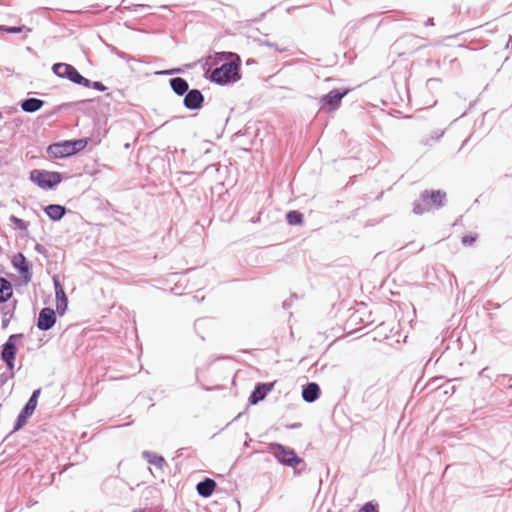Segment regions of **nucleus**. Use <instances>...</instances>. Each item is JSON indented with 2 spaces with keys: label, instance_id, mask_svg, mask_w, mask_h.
Instances as JSON below:
<instances>
[{
  "label": "nucleus",
  "instance_id": "nucleus-16",
  "mask_svg": "<svg viewBox=\"0 0 512 512\" xmlns=\"http://www.w3.org/2000/svg\"><path fill=\"white\" fill-rule=\"evenodd\" d=\"M43 211L51 221L58 222L66 215L68 209L60 204H49L43 207Z\"/></svg>",
  "mask_w": 512,
  "mask_h": 512
},
{
  "label": "nucleus",
  "instance_id": "nucleus-30",
  "mask_svg": "<svg viewBox=\"0 0 512 512\" xmlns=\"http://www.w3.org/2000/svg\"><path fill=\"white\" fill-rule=\"evenodd\" d=\"M258 43H259V45H260V46H267V47H269V48H273V49H275L277 52H280V53H282V52L286 51V49H285V48H280L276 43H274V42H270V41H268V40L259 39V40H258Z\"/></svg>",
  "mask_w": 512,
  "mask_h": 512
},
{
  "label": "nucleus",
  "instance_id": "nucleus-53",
  "mask_svg": "<svg viewBox=\"0 0 512 512\" xmlns=\"http://www.w3.org/2000/svg\"><path fill=\"white\" fill-rule=\"evenodd\" d=\"M241 416H242V413H239V414L234 418V420H238Z\"/></svg>",
  "mask_w": 512,
  "mask_h": 512
},
{
  "label": "nucleus",
  "instance_id": "nucleus-3",
  "mask_svg": "<svg viewBox=\"0 0 512 512\" xmlns=\"http://www.w3.org/2000/svg\"><path fill=\"white\" fill-rule=\"evenodd\" d=\"M90 142V138L63 140L54 142L47 147V154L56 159H63L76 155L84 150Z\"/></svg>",
  "mask_w": 512,
  "mask_h": 512
},
{
  "label": "nucleus",
  "instance_id": "nucleus-46",
  "mask_svg": "<svg viewBox=\"0 0 512 512\" xmlns=\"http://www.w3.org/2000/svg\"><path fill=\"white\" fill-rule=\"evenodd\" d=\"M433 25H434L433 18H428L427 21L425 22V26H433Z\"/></svg>",
  "mask_w": 512,
  "mask_h": 512
},
{
  "label": "nucleus",
  "instance_id": "nucleus-51",
  "mask_svg": "<svg viewBox=\"0 0 512 512\" xmlns=\"http://www.w3.org/2000/svg\"><path fill=\"white\" fill-rule=\"evenodd\" d=\"M288 307H289L288 302H287V301H284V302H283V308H284V309H287Z\"/></svg>",
  "mask_w": 512,
  "mask_h": 512
},
{
  "label": "nucleus",
  "instance_id": "nucleus-17",
  "mask_svg": "<svg viewBox=\"0 0 512 512\" xmlns=\"http://www.w3.org/2000/svg\"><path fill=\"white\" fill-rule=\"evenodd\" d=\"M169 86L177 96L182 97L189 91V83L183 77H172L169 79Z\"/></svg>",
  "mask_w": 512,
  "mask_h": 512
},
{
  "label": "nucleus",
  "instance_id": "nucleus-19",
  "mask_svg": "<svg viewBox=\"0 0 512 512\" xmlns=\"http://www.w3.org/2000/svg\"><path fill=\"white\" fill-rule=\"evenodd\" d=\"M13 297V286L9 280L0 277V304H5Z\"/></svg>",
  "mask_w": 512,
  "mask_h": 512
},
{
  "label": "nucleus",
  "instance_id": "nucleus-22",
  "mask_svg": "<svg viewBox=\"0 0 512 512\" xmlns=\"http://www.w3.org/2000/svg\"><path fill=\"white\" fill-rule=\"evenodd\" d=\"M94 101V99H87V100H80V101H76V102H67V103H62L60 105H57L53 108V111L50 112V115L51 114H56V113H59L63 110H67V109H70V108H77V109H80V106L81 105H84L88 102H92Z\"/></svg>",
  "mask_w": 512,
  "mask_h": 512
},
{
  "label": "nucleus",
  "instance_id": "nucleus-6",
  "mask_svg": "<svg viewBox=\"0 0 512 512\" xmlns=\"http://www.w3.org/2000/svg\"><path fill=\"white\" fill-rule=\"evenodd\" d=\"M24 338L23 333L11 334L6 342L1 346L0 358L5 363L6 368L10 371L9 377H14L15 360L17 356V341Z\"/></svg>",
  "mask_w": 512,
  "mask_h": 512
},
{
  "label": "nucleus",
  "instance_id": "nucleus-20",
  "mask_svg": "<svg viewBox=\"0 0 512 512\" xmlns=\"http://www.w3.org/2000/svg\"><path fill=\"white\" fill-rule=\"evenodd\" d=\"M33 413L34 412L23 406L14 422L13 432L21 430L27 424Z\"/></svg>",
  "mask_w": 512,
  "mask_h": 512
},
{
  "label": "nucleus",
  "instance_id": "nucleus-4",
  "mask_svg": "<svg viewBox=\"0 0 512 512\" xmlns=\"http://www.w3.org/2000/svg\"><path fill=\"white\" fill-rule=\"evenodd\" d=\"M267 451L273 455L279 464L294 468L295 474L300 473L296 470V466L304 463V460L298 456L293 448L277 442H271L267 445Z\"/></svg>",
  "mask_w": 512,
  "mask_h": 512
},
{
  "label": "nucleus",
  "instance_id": "nucleus-8",
  "mask_svg": "<svg viewBox=\"0 0 512 512\" xmlns=\"http://www.w3.org/2000/svg\"><path fill=\"white\" fill-rule=\"evenodd\" d=\"M349 89H332L327 94L319 99L320 110L331 112L337 110L342 102V99L348 94Z\"/></svg>",
  "mask_w": 512,
  "mask_h": 512
},
{
  "label": "nucleus",
  "instance_id": "nucleus-42",
  "mask_svg": "<svg viewBox=\"0 0 512 512\" xmlns=\"http://www.w3.org/2000/svg\"><path fill=\"white\" fill-rule=\"evenodd\" d=\"M443 134H444L443 131H435L434 134L432 135V138L435 140H438L443 136Z\"/></svg>",
  "mask_w": 512,
  "mask_h": 512
},
{
  "label": "nucleus",
  "instance_id": "nucleus-50",
  "mask_svg": "<svg viewBox=\"0 0 512 512\" xmlns=\"http://www.w3.org/2000/svg\"><path fill=\"white\" fill-rule=\"evenodd\" d=\"M253 63H255V60L248 59V60L246 61V64H247V65H250V64H253Z\"/></svg>",
  "mask_w": 512,
  "mask_h": 512
},
{
  "label": "nucleus",
  "instance_id": "nucleus-54",
  "mask_svg": "<svg viewBox=\"0 0 512 512\" xmlns=\"http://www.w3.org/2000/svg\"><path fill=\"white\" fill-rule=\"evenodd\" d=\"M454 392H455V387H454V386H452V387H451V393H454Z\"/></svg>",
  "mask_w": 512,
  "mask_h": 512
},
{
  "label": "nucleus",
  "instance_id": "nucleus-55",
  "mask_svg": "<svg viewBox=\"0 0 512 512\" xmlns=\"http://www.w3.org/2000/svg\"><path fill=\"white\" fill-rule=\"evenodd\" d=\"M248 445H249V442H248V441H246V442L244 443V446H245V447H248Z\"/></svg>",
  "mask_w": 512,
  "mask_h": 512
},
{
  "label": "nucleus",
  "instance_id": "nucleus-33",
  "mask_svg": "<svg viewBox=\"0 0 512 512\" xmlns=\"http://www.w3.org/2000/svg\"><path fill=\"white\" fill-rule=\"evenodd\" d=\"M132 512H168L166 509H163L161 506L156 507H145L140 509H134Z\"/></svg>",
  "mask_w": 512,
  "mask_h": 512
},
{
  "label": "nucleus",
  "instance_id": "nucleus-18",
  "mask_svg": "<svg viewBox=\"0 0 512 512\" xmlns=\"http://www.w3.org/2000/svg\"><path fill=\"white\" fill-rule=\"evenodd\" d=\"M19 105L22 111L26 113H35L45 105V101L39 98L29 97L21 100Z\"/></svg>",
  "mask_w": 512,
  "mask_h": 512
},
{
  "label": "nucleus",
  "instance_id": "nucleus-24",
  "mask_svg": "<svg viewBox=\"0 0 512 512\" xmlns=\"http://www.w3.org/2000/svg\"><path fill=\"white\" fill-rule=\"evenodd\" d=\"M26 30L27 32H30L31 29L27 28L25 25L22 26H6V25H0V32L7 33V34H18Z\"/></svg>",
  "mask_w": 512,
  "mask_h": 512
},
{
  "label": "nucleus",
  "instance_id": "nucleus-5",
  "mask_svg": "<svg viewBox=\"0 0 512 512\" xmlns=\"http://www.w3.org/2000/svg\"><path fill=\"white\" fill-rule=\"evenodd\" d=\"M29 180L43 190H53L64 180V175L58 171L33 169Z\"/></svg>",
  "mask_w": 512,
  "mask_h": 512
},
{
  "label": "nucleus",
  "instance_id": "nucleus-14",
  "mask_svg": "<svg viewBox=\"0 0 512 512\" xmlns=\"http://www.w3.org/2000/svg\"><path fill=\"white\" fill-rule=\"evenodd\" d=\"M321 395V388L316 382H308L302 387V398L306 403H314Z\"/></svg>",
  "mask_w": 512,
  "mask_h": 512
},
{
  "label": "nucleus",
  "instance_id": "nucleus-23",
  "mask_svg": "<svg viewBox=\"0 0 512 512\" xmlns=\"http://www.w3.org/2000/svg\"><path fill=\"white\" fill-rule=\"evenodd\" d=\"M303 220L304 216L299 210H290L286 213V221L289 225H301Z\"/></svg>",
  "mask_w": 512,
  "mask_h": 512
},
{
  "label": "nucleus",
  "instance_id": "nucleus-34",
  "mask_svg": "<svg viewBox=\"0 0 512 512\" xmlns=\"http://www.w3.org/2000/svg\"><path fill=\"white\" fill-rule=\"evenodd\" d=\"M37 404H38V400L35 399V398H32V397H29L28 401L25 403L24 407L25 408H28L29 410H31L32 412L35 411L36 407H37Z\"/></svg>",
  "mask_w": 512,
  "mask_h": 512
},
{
  "label": "nucleus",
  "instance_id": "nucleus-48",
  "mask_svg": "<svg viewBox=\"0 0 512 512\" xmlns=\"http://www.w3.org/2000/svg\"><path fill=\"white\" fill-rule=\"evenodd\" d=\"M203 322V319H198L195 321L194 326L198 327Z\"/></svg>",
  "mask_w": 512,
  "mask_h": 512
},
{
  "label": "nucleus",
  "instance_id": "nucleus-25",
  "mask_svg": "<svg viewBox=\"0 0 512 512\" xmlns=\"http://www.w3.org/2000/svg\"><path fill=\"white\" fill-rule=\"evenodd\" d=\"M68 308V297L67 295L56 297V311L62 316L65 314Z\"/></svg>",
  "mask_w": 512,
  "mask_h": 512
},
{
  "label": "nucleus",
  "instance_id": "nucleus-32",
  "mask_svg": "<svg viewBox=\"0 0 512 512\" xmlns=\"http://www.w3.org/2000/svg\"><path fill=\"white\" fill-rule=\"evenodd\" d=\"M184 70L182 68H170V69H166V70H161V71H157L155 72V75H174V74H180V73H183Z\"/></svg>",
  "mask_w": 512,
  "mask_h": 512
},
{
  "label": "nucleus",
  "instance_id": "nucleus-35",
  "mask_svg": "<svg viewBox=\"0 0 512 512\" xmlns=\"http://www.w3.org/2000/svg\"><path fill=\"white\" fill-rule=\"evenodd\" d=\"M37 404H38V400L35 399V398H32V397H29L28 401L25 403L24 407L25 408H28L29 410H31L32 412L35 411L36 407H37Z\"/></svg>",
  "mask_w": 512,
  "mask_h": 512
},
{
  "label": "nucleus",
  "instance_id": "nucleus-2",
  "mask_svg": "<svg viewBox=\"0 0 512 512\" xmlns=\"http://www.w3.org/2000/svg\"><path fill=\"white\" fill-rule=\"evenodd\" d=\"M447 203V193L444 190H424L413 202L412 212L423 215L426 212L439 210Z\"/></svg>",
  "mask_w": 512,
  "mask_h": 512
},
{
  "label": "nucleus",
  "instance_id": "nucleus-38",
  "mask_svg": "<svg viewBox=\"0 0 512 512\" xmlns=\"http://www.w3.org/2000/svg\"><path fill=\"white\" fill-rule=\"evenodd\" d=\"M112 51H113V52H114V53H115L119 58L124 59V60H127V61L129 60V56H128L125 52L120 51V50H118V49H117V48H115V47L113 48V50H112Z\"/></svg>",
  "mask_w": 512,
  "mask_h": 512
},
{
  "label": "nucleus",
  "instance_id": "nucleus-31",
  "mask_svg": "<svg viewBox=\"0 0 512 512\" xmlns=\"http://www.w3.org/2000/svg\"><path fill=\"white\" fill-rule=\"evenodd\" d=\"M11 305H7V303L3 304L0 307V312L3 317L13 318L15 311L10 307Z\"/></svg>",
  "mask_w": 512,
  "mask_h": 512
},
{
  "label": "nucleus",
  "instance_id": "nucleus-11",
  "mask_svg": "<svg viewBox=\"0 0 512 512\" xmlns=\"http://www.w3.org/2000/svg\"><path fill=\"white\" fill-rule=\"evenodd\" d=\"M276 381L273 382H258L255 384L254 389L249 395L248 402L251 405H256L266 398V396L273 390Z\"/></svg>",
  "mask_w": 512,
  "mask_h": 512
},
{
  "label": "nucleus",
  "instance_id": "nucleus-26",
  "mask_svg": "<svg viewBox=\"0 0 512 512\" xmlns=\"http://www.w3.org/2000/svg\"><path fill=\"white\" fill-rule=\"evenodd\" d=\"M9 221L15 225V227L21 231H26L28 229V226H29V222L21 219V218H18L17 216L15 215H11L9 217Z\"/></svg>",
  "mask_w": 512,
  "mask_h": 512
},
{
  "label": "nucleus",
  "instance_id": "nucleus-21",
  "mask_svg": "<svg viewBox=\"0 0 512 512\" xmlns=\"http://www.w3.org/2000/svg\"><path fill=\"white\" fill-rule=\"evenodd\" d=\"M142 457L147 460L149 464L155 465L157 468L162 469L166 465V461L162 455L151 451H143Z\"/></svg>",
  "mask_w": 512,
  "mask_h": 512
},
{
  "label": "nucleus",
  "instance_id": "nucleus-56",
  "mask_svg": "<svg viewBox=\"0 0 512 512\" xmlns=\"http://www.w3.org/2000/svg\"><path fill=\"white\" fill-rule=\"evenodd\" d=\"M3 115H2V112L0 111V120L2 119Z\"/></svg>",
  "mask_w": 512,
  "mask_h": 512
},
{
  "label": "nucleus",
  "instance_id": "nucleus-45",
  "mask_svg": "<svg viewBox=\"0 0 512 512\" xmlns=\"http://www.w3.org/2000/svg\"><path fill=\"white\" fill-rule=\"evenodd\" d=\"M104 100H107V99H111V100H117L114 96V93H107L104 97H103Z\"/></svg>",
  "mask_w": 512,
  "mask_h": 512
},
{
  "label": "nucleus",
  "instance_id": "nucleus-43",
  "mask_svg": "<svg viewBox=\"0 0 512 512\" xmlns=\"http://www.w3.org/2000/svg\"><path fill=\"white\" fill-rule=\"evenodd\" d=\"M9 378H10L9 375H7L6 373H2L0 375V382L5 383Z\"/></svg>",
  "mask_w": 512,
  "mask_h": 512
},
{
  "label": "nucleus",
  "instance_id": "nucleus-13",
  "mask_svg": "<svg viewBox=\"0 0 512 512\" xmlns=\"http://www.w3.org/2000/svg\"><path fill=\"white\" fill-rule=\"evenodd\" d=\"M386 390L382 387H369L364 393V403L372 410L376 409L384 400Z\"/></svg>",
  "mask_w": 512,
  "mask_h": 512
},
{
  "label": "nucleus",
  "instance_id": "nucleus-36",
  "mask_svg": "<svg viewBox=\"0 0 512 512\" xmlns=\"http://www.w3.org/2000/svg\"><path fill=\"white\" fill-rule=\"evenodd\" d=\"M34 250H35L37 253H39V254L43 255L44 257H47V256H48V251H47V249H46L43 245H41V244H39V243H36V245L34 246Z\"/></svg>",
  "mask_w": 512,
  "mask_h": 512
},
{
  "label": "nucleus",
  "instance_id": "nucleus-10",
  "mask_svg": "<svg viewBox=\"0 0 512 512\" xmlns=\"http://www.w3.org/2000/svg\"><path fill=\"white\" fill-rule=\"evenodd\" d=\"M183 106L189 111H198L203 108L205 97L197 88L189 89L183 96Z\"/></svg>",
  "mask_w": 512,
  "mask_h": 512
},
{
  "label": "nucleus",
  "instance_id": "nucleus-41",
  "mask_svg": "<svg viewBox=\"0 0 512 512\" xmlns=\"http://www.w3.org/2000/svg\"><path fill=\"white\" fill-rule=\"evenodd\" d=\"M41 394V388H38V389H35L32 394L30 395V397L32 398H35L38 400L39 396Z\"/></svg>",
  "mask_w": 512,
  "mask_h": 512
},
{
  "label": "nucleus",
  "instance_id": "nucleus-29",
  "mask_svg": "<svg viewBox=\"0 0 512 512\" xmlns=\"http://www.w3.org/2000/svg\"><path fill=\"white\" fill-rule=\"evenodd\" d=\"M357 512H379L378 504L368 501Z\"/></svg>",
  "mask_w": 512,
  "mask_h": 512
},
{
  "label": "nucleus",
  "instance_id": "nucleus-27",
  "mask_svg": "<svg viewBox=\"0 0 512 512\" xmlns=\"http://www.w3.org/2000/svg\"><path fill=\"white\" fill-rule=\"evenodd\" d=\"M82 86L86 87V88H93L100 92H104L108 89L101 81H91L87 78H86V83L82 84Z\"/></svg>",
  "mask_w": 512,
  "mask_h": 512
},
{
  "label": "nucleus",
  "instance_id": "nucleus-1",
  "mask_svg": "<svg viewBox=\"0 0 512 512\" xmlns=\"http://www.w3.org/2000/svg\"><path fill=\"white\" fill-rule=\"evenodd\" d=\"M219 59L223 63L211 70L207 79L215 84L225 86L241 79V58L235 52H221Z\"/></svg>",
  "mask_w": 512,
  "mask_h": 512
},
{
  "label": "nucleus",
  "instance_id": "nucleus-52",
  "mask_svg": "<svg viewBox=\"0 0 512 512\" xmlns=\"http://www.w3.org/2000/svg\"><path fill=\"white\" fill-rule=\"evenodd\" d=\"M193 299H194V300H197V301L199 302V299L197 298V296H193ZM203 299H204V297H202V298L200 299V301H202Z\"/></svg>",
  "mask_w": 512,
  "mask_h": 512
},
{
  "label": "nucleus",
  "instance_id": "nucleus-7",
  "mask_svg": "<svg viewBox=\"0 0 512 512\" xmlns=\"http://www.w3.org/2000/svg\"><path fill=\"white\" fill-rule=\"evenodd\" d=\"M52 72L61 79H66L75 85L82 86L86 83V77H84L73 65L57 62L51 67Z\"/></svg>",
  "mask_w": 512,
  "mask_h": 512
},
{
  "label": "nucleus",
  "instance_id": "nucleus-47",
  "mask_svg": "<svg viewBox=\"0 0 512 512\" xmlns=\"http://www.w3.org/2000/svg\"><path fill=\"white\" fill-rule=\"evenodd\" d=\"M506 48H512V36L509 37V39L506 43Z\"/></svg>",
  "mask_w": 512,
  "mask_h": 512
},
{
  "label": "nucleus",
  "instance_id": "nucleus-49",
  "mask_svg": "<svg viewBox=\"0 0 512 512\" xmlns=\"http://www.w3.org/2000/svg\"><path fill=\"white\" fill-rule=\"evenodd\" d=\"M136 7H139V8H147V7H149V6H148V5H146V4H138V5H136Z\"/></svg>",
  "mask_w": 512,
  "mask_h": 512
},
{
  "label": "nucleus",
  "instance_id": "nucleus-28",
  "mask_svg": "<svg viewBox=\"0 0 512 512\" xmlns=\"http://www.w3.org/2000/svg\"><path fill=\"white\" fill-rule=\"evenodd\" d=\"M53 284L55 290V297L66 295L63 285L61 284L57 275L53 276Z\"/></svg>",
  "mask_w": 512,
  "mask_h": 512
},
{
  "label": "nucleus",
  "instance_id": "nucleus-37",
  "mask_svg": "<svg viewBox=\"0 0 512 512\" xmlns=\"http://www.w3.org/2000/svg\"><path fill=\"white\" fill-rule=\"evenodd\" d=\"M475 241H476V236H475V235H465V236L462 238V243H463L464 245H471V244H473Z\"/></svg>",
  "mask_w": 512,
  "mask_h": 512
},
{
  "label": "nucleus",
  "instance_id": "nucleus-9",
  "mask_svg": "<svg viewBox=\"0 0 512 512\" xmlns=\"http://www.w3.org/2000/svg\"><path fill=\"white\" fill-rule=\"evenodd\" d=\"M11 264L21 275L23 284L27 285L31 281L33 273L32 265L26 259L25 255L21 252L16 253L11 259Z\"/></svg>",
  "mask_w": 512,
  "mask_h": 512
},
{
  "label": "nucleus",
  "instance_id": "nucleus-12",
  "mask_svg": "<svg viewBox=\"0 0 512 512\" xmlns=\"http://www.w3.org/2000/svg\"><path fill=\"white\" fill-rule=\"evenodd\" d=\"M56 320V312L50 307H44L38 314L36 326L41 331H48L54 327Z\"/></svg>",
  "mask_w": 512,
  "mask_h": 512
},
{
  "label": "nucleus",
  "instance_id": "nucleus-39",
  "mask_svg": "<svg viewBox=\"0 0 512 512\" xmlns=\"http://www.w3.org/2000/svg\"><path fill=\"white\" fill-rule=\"evenodd\" d=\"M12 318H9V317H3L2 316V321H1V328L2 329H6L10 323Z\"/></svg>",
  "mask_w": 512,
  "mask_h": 512
},
{
  "label": "nucleus",
  "instance_id": "nucleus-15",
  "mask_svg": "<svg viewBox=\"0 0 512 512\" xmlns=\"http://www.w3.org/2000/svg\"><path fill=\"white\" fill-rule=\"evenodd\" d=\"M216 487L217 483L214 479L205 477L203 480L197 483L196 491L199 496L203 498H209L214 493Z\"/></svg>",
  "mask_w": 512,
  "mask_h": 512
},
{
  "label": "nucleus",
  "instance_id": "nucleus-40",
  "mask_svg": "<svg viewBox=\"0 0 512 512\" xmlns=\"http://www.w3.org/2000/svg\"><path fill=\"white\" fill-rule=\"evenodd\" d=\"M301 426H302V424L300 422H296V423H292V424H287L285 427L287 429H299Z\"/></svg>",
  "mask_w": 512,
  "mask_h": 512
},
{
  "label": "nucleus",
  "instance_id": "nucleus-44",
  "mask_svg": "<svg viewBox=\"0 0 512 512\" xmlns=\"http://www.w3.org/2000/svg\"><path fill=\"white\" fill-rule=\"evenodd\" d=\"M18 301L16 299H13L11 302H7V305H11L10 307L15 311L17 307Z\"/></svg>",
  "mask_w": 512,
  "mask_h": 512
},
{
  "label": "nucleus",
  "instance_id": "nucleus-57",
  "mask_svg": "<svg viewBox=\"0 0 512 512\" xmlns=\"http://www.w3.org/2000/svg\"><path fill=\"white\" fill-rule=\"evenodd\" d=\"M509 388L512 389V384L509 385Z\"/></svg>",
  "mask_w": 512,
  "mask_h": 512
}]
</instances>
